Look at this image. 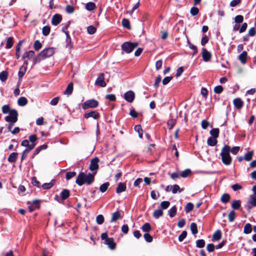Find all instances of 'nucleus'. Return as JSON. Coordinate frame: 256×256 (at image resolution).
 Returning <instances> with one entry per match:
<instances>
[{
  "label": "nucleus",
  "mask_w": 256,
  "mask_h": 256,
  "mask_svg": "<svg viewBox=\"0 0 256 256\" xmlns=\"http://www.w3.org/2000/svg\"><path fill=\"white\" fill-rule=\"evenodd\" d=\"M96 173V172H95L93 174L89 173L86 174L84 172H80L78 176L76 182L80 186L84 184H86L88 185L90 184L94 181V177Z\"/></svg>",
  "instance_id": "f257e3e1"
},
{
  "label": "nucleus",
  "mask_w": 256,
  "mask_h": 256,
  "mask_svg": "<svg viewBox=\"0 0 256 256\" xmlns=\"http://www.w3.org/2000/svg\"><path fill=\"white\" fill-rule=\"evenodd\" d=\"M230 147L229 146L224 145L220 154L222 163L226 166L230 165L232 162V158L230 154Z\"/></svg>",
  "instance_id": "f03ea898"
},
{
  "label": "nucleus",
  "mask_w": 256,
  "mask_h": 256,
  "mask_svg": "<svg viewBox=\"0 0 256 256\" xmlns=\"http://www.w3.org/2000/svg\"><path fill=\"white\" fill-rule=\"evenodd\" d=\"M18 112L14 110H12L10 111L9 114L4 118L5 120L8 123V131H11V129L18 121Z\"/></svg>",
  "instance_id": "7ed1b4c3"
},
{
  "label": "nucleus",
  "mask_w": 256,
  "mask_h": 256,
  "mask_svg": "<svg viewBox=\"0 0 256 256\" xmlns=\"http://www.w3.org/2000/svg\"><path fill=\"white\" fill-rule=\"evenodd\" d=\"M54 54V50L52 48H48L42 50L36 58H34V63L40 62L42 60L51 56Z\"/></svg>",
  "instance_id": "20e7f679"
},
{
  "label": "nucleus",
  "mask_w": 256,
  "mask_h": 256,
  "mask_svg": "<svg viewBox=\"0 0 256 256\" xmlns=\"http://www.w3.org/2000/svg\"><path fill=\"white\" fill-rule=\"evenodd\" d=\"M138 46V42H125L122 45V50L128 54L130 53Z\"/></svg>",
  "instance_id": "39448f33"
},
{
  "label": "nucleus",
  "mask_w": 256,
  "mask_h": 256,
  "mask_svg": "<svg viewBox=\"0 0 256 256\" xmlns=\"http://www.w3.org/2000/svg\"><path fill=\"white\" fill-rule=\"evenodd\" d=\"M98 102L97 100L94 99H91L86 100L82 104V108L84 110H86L89 108H94L98 107Z\"/></svg>",
  "instance_id": "423d86ee"
},
{
  "label": "nucleus",
  "mask_w": 256,
  "mask_h": 256,
  "mask_svg": "<svg viewBox=\"0 0 256 256\" xmlns=\"http://www.w3.org/2000/svg\"><path fill=\"white\" fill-rule=\"evenodd\" d=\"M95 84L101 87H105L106 85L104 81V75L103 73L100 74L95 82Z\"/></svg>",
  "instance_id": "0eeeda50"
},
{
  "label": "nucleus",
  "mask_w": 256,
  "mask_h": 256,
  "mask_svg": "<svg viewBox=\"0 0 256 256\" xmlns=\"http://www.w3.org/2000/svg\"><path fill=\"white\" fill-rule=\"evenodd\" d=\"M99 162V159L98 157H96L90 160V164L89 168L92 171H95L98 168V162Z\"/></svg>",
  "instance_id": "6e6552de"
},
{
  "label": "nucleus",
  "mask_w": 256,
  "mask_h": 256,
  "mask_svg": "<svg viewBox=\"0 0 256 256\" xmlns=\"http://www.w3.org/2000/svg\"><path fill=\"white\" fill-rule=\"evenodd\" d=\"M135 98V94L132 90L126 92L124 94V98L128 102H132Z\"/></svg>",
  "instance_id": "1a4fd4ad"
},
{
  "label": "nucleus",
  "mask_w": 256,
  "mask_h": 256,
  "mask_svg": "<svg viewBox=\"0 0 256 256\" xmlns=\"http://www.w3.org/2000/svg\"><path fill=\"white\" fill-rule=\"evenodd\" d=\"M246 206L248 208L256 206V196L251 194L250 196V198L246 203Z\"/></svg>",
  "instance_id": "9d476101"
},
{
  "label": "nucleus",
  "mask_w": 256,
  "mask_h": 256,
  "mask_svg": "<svg viewBox=\"0 0 256 256\" xmlns=\"http://www.w3.org/2000/svg\"><path fill=\"white\" fill-rule=\"evenodd\" d=\"M84 117L86 118H92L95 120H98L100 118V114L98 112L96 111H91L85 114L84 115Z\"/></svg>",
  "instance_id": "9b49d317"
},
{
  "label": "nucleus",
  "mask_w": 256,
  "mask_h": 256,
  "mask_svg": "<svg viewBox=\"0 0 256 256\" xmlns=\"http://www.w3.org/2000/svg\"><path fill=\"white\" fill-rule=\"evenodd\" d=\"M21 145L23 146L26 147L25 150H26L30 152L34 148L36 144H30L28 140H25L22 141Z\"/></svg>",
  "instance_id": "f8f14e48"
},
{
  "label": "nucleus",
  "mask_w": 256,
  "mask_h": 256,
  "mask_svg": "<svg viewBox=\"0 0 256 256\" xmlns=\"http://www.w3.org/2000/svg\"><path fill=\"white\" fill-rule=\"evenodd\" d=\"M202 56L204 62H208L212 58V54L209 52L206 49L202 48Z\"/></svg>",
  "instance_id": "ddd939ff"
},
{
  "label": "nucleus",
  "mask_w": 256,
  "mask_h": 256,
  "mask_svg": "<svg viewBox=\"0 0 256 256\" xmlns=\"http://www.w3.org/2000/svg\"><path fill=\"white\" fill-rule=\"evenodd\" d=\"M122 216L120 211L118 210L112 214V218L110 222H115L118 219L122 218Z\"/></svg>",
  "instance_id": "4468645a"
},
{
  "label": "nucleus",
  "mask_w": 256,
  "mask_h": 256,
  "mask_svg": "<svg viewBox=\"0 0 256 256\" xmlns=\"http://www.w3.org/2000/svg\"><path fill=\"white\" fill-rule=\"evenodd\" d=\"M62 20V17L60 14H56L52 18V24L54 26L59 24Z\"/></svg>",
  "instance_id": "2eb2a0df"
},
{
  "label": "nucleus",
  "mask_w": 256,
  "mask_h": 256,
  "mask_svg": "<svg viewBox=\"0 0 256 256\" xmlns=\"http://www.w3.org/2000/svg\"><path fill=\"white\" fill-rule=\"evenodd\" d=\"M233 103L235 108L238 110L240 109L244 105V102L240 98H236L234 99Z\"/></svg>",
  "instance_id": "dca6fc26"
},
{
  "label": "nucleus",
  "mask_w": 256,
  "mask_h": 256,
  "mask_svg": "<svg viewBox=\"0 0 256 256\" xmlns=\"http://www.w3.org/2000/svg\"><path fill=\"white\" fill-rule=\"evenodd\" d=\"M105 244L108 246V248L111 250H114L116 247V244L112 238H108L104 242Z\"/></svg>",
  "instance_id": "f3484780"
},
{
  "label": "nucleus",
  "mask_w": 256,
  "mask_h": 256,
  "mask_svg": "<svg viewBox=\"0 0 256 256\" xmlns=\"http://www.w3.org/2000/svg\"><path fill=\"white\" fill-rule=\"evenodd\" d=\"M35 52L33 50H29L26 52L22 56V59L28 58L29 60H32L34 56Z\"/></svg>",
  "instance_id": "a211bd4d"
},
{
  "label": "nucleus",
  "mask_w": 256,
  "mask_h": 256,
  "mask_svg": "<svg viewBox=\"0 0 256 256\" xmlns=\"http://www.w3.org/2000/svg\"><path fill=\"white\" fill-rule=\"evenodd\" d=\"M126 190V184L124 183L120 182L118 184L116 189V192L118 194H120L123 192H124Z\"/></svg>",
  "instance_id": "6ab92c4d"
},
{
  "label": "nucleus",
  "mask_w": 256,
  "mask_h": 256,
  "mask_svg": "<svg viewBox=\"0 0 256 256\" xmlns=\"http://www.w3.org/2000/svg\"><path fill=\"white\" fill-rule=\"evenodd\" d=\"M238 59L242 64H245L247 60V52L244 51L238 56Z\"/></svg>",
  "instance_id": "aec40b11"
},
{
  "label": "nucleus",
  "mask_w": 256,
  "mask_h": 256,
  "mask_svg": "<svg viewBox=\"0 0 256 256\" xmlns=\"http://www.w3.org/2000/svg\"><path fill=\"white\" fill-rule=\"evenodd\" d=\"M18 157V154L17 152H12L10 154L8 158V160L10 162H14Z\"/></svg>",
  "instance_id": "412c9836"
},
{
  "label": "nucleus",
  "mask_w": 256,
  "mask_h": 256,
  "mask_svg": "<svg viewBox=\"0 0 256 256\" xmlns=\"http://www.w3.org/2000/svg\"><path fill=\"white\" fill-rule=\"evenodd\" d=\"M164 214V212L161 209H158L155 210L153 212V216L154 218L158 219L160 216H162Z\"/></svg>",
  "instance_id": "4be33fe9"
},
{
  "label": "nucleus",
  "mask_w": 256,
  "mask_h": 256,
  "mask_svg": "<svg viewBox=\"0 0 256 256\" xmlns=\"http://www.w3.org/2000/svg\"><path fill=\"white\" fill-rule=\"evenodd\" d=\"M216 138H214L210 137L207 140V144L208 146H214L217 144Z\"/></svg>",
  "instance_id": "5701e85b"
},
{
  "label": "nucleus",
  "mask_w": 256,
  "mask_h": 256,
  "mask_svg": "<svg viewBox=\"0 0 256 256\" xmlns=\"http://www.w3.org/2000/svg\"><path fill=\"white\" fill-rule=\"evenodd\" d=\"M219 132L220 130L218 128H212L210 132V133L212 135V138H216L218 137Z\"/></svg>",
  "instance_id": "b1692460"
},
{
  "label": "nucleus",
  "mask_w": 256,
  "mask_h": 256,
  "mask_svg": "<svg viewBox=\"0 0 256 256\" xmlns=\"http://www.w3.org/2000/svg\"><path fill=\"white\" fill-rule=\"evenodd\" d=\"M72 90H73V84H72V82H70L67 86V88H66V90L64 92V94L70 95L72 93Z\"/></svg>",
  "instance_id": "393cba45"
},
{
  "label": "nucleus",
  "mask_w": 256,
  "mask_h": 256,
  "mask_svg": "<svg viewBox=\"0 0 256 256\" xmlns=\"http://www.w3.org/2000/svg\"><path fill=\"white\" fill-rule=\"evenodd\" d=\"M28 103V100L25 97H20L18 99V104L20 106H24Z\"/></svg>",
  "instance_id": "a878e982"
},
{
  "label": "nucleus",
  "mask_w": 256,
  "mask_h": 256,
  "mask_svg": "<svg viewBox=\"0 0 256 256\" xmlns=\"http://www.w3.org/2000/svg\"><path fill=\"white\" fill-rule=\"evenodd\" d=\"M60 196L62 200L66 199L70 196V191L68 190H64L60 193Z\"/></svg>",
  "instance_id": "bb28decb"
},
{
  "label": "nucleus",
  "mask_w": 256,
  "mask_h": 256,
  "mask_svg": "<svg viewBox=\"0 0 256 256\" xmlns=\"http://www.w3.org/2000/svg\"><path fill=\"white\" fill-rule=\"evenodd\" d=\"M252 231V226L250 224H246L244 226V232L246 234H249Z\"/></svg>",
  "instance_id": "cd10ccee"
},
{
  "label": "nucleus",
  "mask_w": 256,
  "mask_h": 256,
  "mask_svg": "<svg viewBox=\"0 0 256 256\" xmlns=\"http://www.w3.org/2000/svg\"><path fill=\"white\" fill-rule=\"evenodd\" d=\"M222 233L220 230H216L213 234L212 238L216 240H218L221 238Z\"/></svg>",
  "instance_id": "c85d7f7f"
},
{
  "label": "nucleus",
  "mask_w": 256,
  "mask_h": 256,
  "mask_svg": "<svg viewBox=\"0 0 256 256\" xmlns=\"http://www.w3.org/2000/svg\"><path fill=\"white\" fill-rule=\"evenodd\" d=\"M109 186H110V183L108 182H106L102 184L100 187V190L102 192H104L108 190Z\"/></svg>",
  "instance_id": "c756f323"
},
{
  "label": "nucleus",
  "mask_w": 256,
  "mask_h": 256,
  "mask_svg": "<svg viewBox=\"0 0 256 256\" xmlns=\"http://www.w3.org/2000/svg\"><path fill=\"white\" fill-rule=\"evenodd\" d=\"M8 76V72L6 70L2 71L0 73V80L2 82H5L7 80Z\"/></svg>",
  "instance_id": "7c9ffc66"
},
{
  "label": "nucleus",
  "mask_w": 256,
  "mask_h": 256,
  "mask_svg": "<svg viewBox=\"0 0 256 256\" xmlns=\"http://www.w3.org/2000/svg\"><path fill=\"white\" fill-rule=\"evenodd\" d=\"M14 44V40L13 38L12 37H9L6 40V48H10Z\"/></svg>",
  "instance_id": "2f4dec72"
},
{
  "label": "nucleus",
  "mask_w": 256,
  "mask_h": 256,
  "mask_svg": "<svg viewBox=\"0 0 256 256\" xmlns=\"http://www.w3.org/2000/svg\"><path fill=\"white\" fill-rule=\"evenodd\" d=\"M176 214V206H173L168 210V214L170 218L174 217Z\"/></svg>",
  "instance_id": "473e14b6"
},
{
  "label": "nucleus",
  "mask_w": 256,
  "mask_h": 256,
  "mask_svg": "<svg viewBox=\"0 0 256 256\" xmlns=\"http://www.w3.org/2000/svg\"><path fill=\"white\" fill-rule=\"evenodd\" d=\"M221 201L223 203L228 202L230 200V196L228 194H224L221 197Z\"/></svg>",
  "instance_id": "72a5a7b5"
},
{
  "label": "nucleus",
  "mask_w": 256,
  "mask_h": 256,
  "mask_svg": "<svg viewBox=\"0 0 256 256\" xmlns=\"http://www.w3.org/2000/svg\"><path fill=\"white\" fill-rule=\"evenodd\" d=\"M96 8V4L92 2H88L86 6V8L88 10H92Z\"/></svg>",
  "instance_id": "f704fd0d"
},
{
  "label": "nucleus",
  "mask_w": 256,
  "mask_h": 256,
  "mask_svg": "<svg viewBox=\"0 0 256 256\" xmlns=\"http://www.w3.org/2000/svg\"><path fill=\"white\" fill-rule=\"evenodd\" d=\"M252 156H253V152L250 151V152H248L247 153H246L244 154V160L248 162V161H250L252 159Z\"/></svg>",
  "instance_id": "c9c22d12"
},
{
  "label": "nucleus",
  "mask_w": 256,
  "mask_h": 256,
  "mask_svg": "<svg viewBox=\"0 0 256 256\" xmlns=\"http://www.w3.org/2000/svg\"><path fill=\"white\" fill-rule=\"evenodd\" d=\"M190 230L192 234H196L198 233L197 225L194 222H192L190 224Z\"/></svg>",
  "instance_id": "e433bc0d"
},
{
  "label": "nucleus",
  "mask_w": 256,
  "mask_h": 256,
  "mask_svg": "<svg viewBox=\"0 0 256 256\" xmlns=\"http://www.w3.org/2000/svg\"><path fill=\"white\" fill-rule=\"evenodd\" d=\"M152 228L149 223H145L142 227V230L144 232H148L151 230Z\"/></svg>",
  "instance_id": "4c0bfd02"
},
{
  "label": "nucleus",
  "mask_w": 256,
  "mask_h": 256,
  "mask_svg": "<svg viewBox=\"0 0 256 256\" xmlns=\"http://www.w3.org/2000/svg\"><path fill=\"white\" fill-rule=\"evenodd\" d=\"M191 173V170L190 169H186L180 172V176L182 178H186Z\"/></svg>",
  "instance_id": "58836bf2"
},
{
  "label": "nucleus",
  "mask_w": 256,
  "mask_h": 256,
  "mask_svg": "<svg viewBox=\"0 0 256 256\" xmlns=\"http://www.w3.org/2000/svg\"><path fill=\"white\" fill-rule=\"evenodd\" d=\"M240 206V202L239 200L234 201L232 204V207L234 210H238Z\"/></svg>",
  "instance_id": "ea45409f"
},
{
  "label": "nucleus",
  "mask_w": 256,
  "mask_h": 256,
  "mask_svg": "<svg viewBox=\"0 0 256 256\" xmlns=\"http://www.w3.org/2000/svg\"><path fill=\"white\" fill-rule=\"evenodd\" d=\"M134 128L138 132L139 137L142 138V130L141 126L140 125L136 126Z\"/></svg>",
  "instance_id": "a19ab883"
},
{
  "label": "nucleus",
  "mask_w": 256,
  "mask_h": 256,
  "mask_svg": "<svg viewBox=\"0 0 256 256\" xmlns=\"http://www.w3.org/2000/svg\"><path fill=\"white\" fill-rule=\"evenodd\" d=\"M104 217L102 214H98L96 217V222L98 224H102L104 222Z\"/></svg>",
  "instance_id": "79ce46f5"
},
{
  "label": "nucleus",
  "mask_w": 256,
  "mask_h": 256,
  "mask_svg": "<svg viewBox=\"0 0 256 256\" xmlns=\"http://www.w3.org/2000/svg\"><path fill=\"white\" fill-rule=\"evenodd\" d=\"M205 241L204 240H198L196 242V246L198 248H202L204 246Z\"/></svg>",
  "instance_id": "37998d69"
},
{
  "label": "nucleus",
  "mask_w": 256,
  "mask_h": 256,
  "mask_svg": "<svg viewBox=\"0 0 256 256\" xmlns=\"http://www.w3.org/2000/svg\"><path fill=\"white\" fill-rule=\"evenodd\" d=\"M236 212L234 210L230 212L228 215V220L230 222H233L235 219Z\"/></svg>",
  "instance_id": "c03bdc74"
},
{
  "label": "nucleus",
  "mask_w": 256,
  "mask_h": 256,
  "mask_svg": "<svg viewBox=\"0 0 256 256\" xmlns=\"http://www.w3.org/2000/svg\"><path fill=\"white\" fill-rule=\"evenodd\" d=\"M122 25L124 27L127 28L128 29L130 28V22L126 18H124L122 20Z\"/></svg>",
  "instance_id": "a18cd8bd"
},
{
  "label": "nucleus",
  "mask_w": 256,
  "mask_h": 256,
  "mask_svg": "<svg viewBox=\"0 0 256 256\" xmlns=\"http://www.w3.org/2000/svg\"><path fill=\"white\" fill-rule=\"evenodd\" d=\"M160 208L163 210L167 209L170 206V202L168 201H164L160 203Z\"/></svg>",
  "instance_id": "49530a36"
},
{
  "label": "nucleus",
  "mask_w": 256,
  "mask_h": 256,
  "mask_svg": "<svg viewBox=\"0 0 256 256\" xmlns=\"http://www.w3.org/2000/svg\"><path fill=\"white\" fill-rule=\"evenodd\" d=\"M26 67H24V68L22 67H21L20 68V70L18 73V78L20 79L22 78L24 76L26 72Z\"/></svg>",
  "instance_id": "de8ad7c7"
},
{
  "label": "nucleus",
  "mask_w": 256,
  "mask_h": 256,
  "mask_svg": "<svg viewBox=\"0 0 256 256\" xmlns=\"http://www.w3.org/2000/svg\"><path fill=\"white\" fill-rule=\"evenodd\" d=\"M50 30V28L49 26H44L42 28V34L46 36L49 34Z\"/></svg>",
  "instance_id": "09e8293b"
},
{
  "label": "nucleus",
  "mask_w": 256,
  "mask_h": 256,
  "mask_svg": "<svg viewBox=\"0 0 256 256\" xmlns=\"http://www.w3.org/2000/svg\"><path fill=\"white\" fill-rule=\"evenodd\" d=\"M2 112L4 114H10V111L12 110L10 109V107L8 105L6 104L2 107Z\"/></svg>",
  "instance_id": "8fccbe9b"
},
{
  "label": "nucleus",
  "mask_w": 256,
  "mask_h": 256,
  "mask_svg": "<svg viewBox=\"0 0 256 256\" xmlns=\"http://www.w3.org/2000/svg\"><path fill=\"white\" fill-rule=\"evenodd\" d=\"M194 208V205L191 202H188L186 204V206L185 208V211L186 212L188 213L192 211Z\"/></svg>",
  "instance_id": "3c124183"
},
{
  "label": "nucleus",
  "mask_w": 256,
  "mask_h": 256,
  "mask_svg": "<svg viewBox=\"0 0 256 256\" xmlns=\"http://www.w3.org/2000/svg\"><path fill=\"white\" fill-rule=\"evenodd\" d=\"M182 190H180V186L178 184H174L172 186V192L173 194H176L178 192H180Z\"/></svg>",
  "instance_id": "603ef678"
},
{
  "label": "nucleus",
  "mask_w": 256,
  "mask_h": 256,
  "mask_svg": "<svg viewBox=\"0 0 256 256\" xmlns=\"http://www.w3.org/2000/svg\"><path fill=\"white\" fill-rule=\"evenodd\" d=\"M87 32L89 34H92L96 32V28L92 26H88L87 28Z\"/></svg>",
  "instance_id": "864d4df0"
},
{
  "label": "nucleus",
  "mask_w": 256,
  "mask_h": 256,
  "mask_svg": "<svg viewBox=\"0 0 256 256\" xmlns=\"http://www.w3.org/2000/svg\"><path fill=\"white\" fill-rule=\"evenodd\" d=\"M34 46L36 50H38L41 48L42 45L39 40H36L34 42Z\"/></svg>",
  "instance_id": "5fc2aeb1"
},
{
  "label": "nucleus",
  "mask_w": 256,
  "mask_h": 256,
  "mask_svg": "<svg viewBox=\"0 0 256 256\" xmlns=\"http://www.w3.org/2000/svg\"><path fill=\"white\" fill-rule=\"evenodd\" d=\"M76 175V172H68L66 174V180H69L71 178L74 177Z\"/></svg>",
  "instance_id": "6e6d98bb"
},
{
  "label": "nucleus",
  "mask_w": 256,
  "mask_h": 256,
  "mask_svg": "<svg viewBox=\"0 0 256 256\" xmlns=\"http://www.w3.org/2000/svg\"><path fill=\"white\" fill-rule=\"evenodd\" d=\"M198 12H199V10L198 8H197L196 7L192 8L190 9V14L194 16L198 14Z\"/></svg>",
  "instance_id": "4d7b16f0"
},
{
  "label": "nucleus",
  "mask_w": 256,
  "mask_h": 256,
  "mask_svg": "<svg viewBox=\"0 0 256 256\" xmlns=\"http://www.w3.org/2000/svg\"><path fill=\"white\" fill-rule=\"evenodd\" d=\"M144 237L145 240L148 242H150L152 241V237L148 233L145 234L144 236Z\"/></svg>",
  "instance_id": "13d9d810"
},
{
  "label": "nucleus",
  "mask_w": 256,
  "mask_h": 256,
  "mask_svg": "<svg viewBox=\"0 0 256 256\" xmlns=\"http://www.w3.org/2000/svg\"><path fill=\"white\" fill-rule=\"evenodd\" d=\"M176 121L175 120H170L168 122V125L169 126V129L171 130L172 128L176 124Z\"/></svg>",
  "instance_id": "bf43d9fd"
},
{
  "label": "nucleus",
  "mask_w": 256,
  "mask_h": 256,
  "mask_svg": "<svg viewBox=\"0 0 256 256\" xmlns=\"http://www.w3.org/2000/svg\"><path fill=\"white\" fill-rule=\"evenodd\" d=\"M223 90V88L221 86H216L214 88V92L216 94H220Z\"/></svg>",
  "instance_id": "052dcab7"
},
{
  "label": "nucleus",
  "mask_w": 256,
  "mask_h": 256,
  "mask_svg": "<svg viewBox=\"0 0 256 256\" xmlns=\"http://www.w3.org/2000/svg\"><path fill=\"white\" fill-rule=\"evenodd\" d=\"M186 235L187 232L186 231H183L178 236V240L182 242L186 238Z\"/></svg>",
  "instance_id": "680f3d73"
},
{
  "label": "nucleus",
  "mask_w": 256,
  "mask_h": 256,
  "mask_svg": "<svg viewBox=\"0 0 256 256\" xmlns=\"http://www.w3.org/2000/svg\"><path fill=\"white\" fill-rule=\"evenodd\" d=\"M244 18L241 15L236 16L234 18V22L236 23H241L243 22Z\"/></svg>",
  "instance_id": "e2e57ef3"
},
{
  "label": "nucleus",
  "mask_w": 256,
  "mask_h": 256,
  "mask_svg": "<svg viewBox=\"0 0 256 256\" xmlns=\"http://www.w3.org/2000/svg\"><path fill=\"white\" fill-rule=\"evenodd\" d=\"M240 148L239 146H234L232 148H230V152L233 154H236L239 152Z\"/></svg>",
  "instance_id": "0e129e2a"
},
{
  "label": "nucleus",
  "mask_w": 256,
  "mask_h": 256,
  "mask_svg": "<svg viewBox=\"0 0 256 256\" xmlns=\"http://www.w3.org/2000/svg\"><path fill=\"white\" fill-rule=\"evenodd\" d=\"M53 183L50 182L49 183L44 184L42 186V187L44 189L48 190L51 188L53 186Z\"/></svg>",
  "instance_id": "69168bd1"
},
{
  "label": "nucleus",
  "mask_w": 256,
  "mask_h": 256,
  "mask_svg": "<svg viewBox=\"0 0 256 256\" xmlns=\"http://www.w3.org/2000/svg\"><path fill=\"white\" fill-rule=\"evenodd\" d=\"M206 250L210 252H214V244H208L206 246Z\"/></svg>",
  "instance_id": "338daca9"
},
{
  "label": "nucleus",
  "mask_w": 256,
  "mask_h": 256,
  "mask_svg": "<svg viewBox=\"0 0 256 256\" xmlns=\"http://www.w3.org/2000/svg\"><path fill=\"white\" fill-rule=\"evenodd\" d=\"M66 12L68 14H72L74 12V8L70 5H68L66 8Z\"/></svg>",
  "instance_id": "774afa93"
}]
</instances>
